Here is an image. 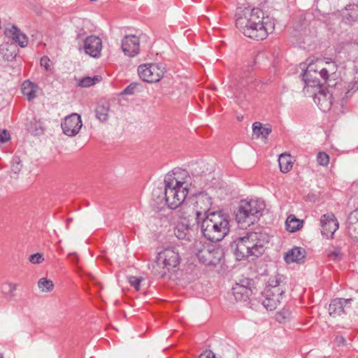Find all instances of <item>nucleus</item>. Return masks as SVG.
Masks as SVG:
<instances>
[{"label":"nucleus","mask_w":358,"mask_h":358,"mask_svg":"<svg viewBox=\"0 0 358 358\" xmlns=\"http://www.w3.org/2000/svg\"><path fill=\"white\" fill-rule=\"evenodd\" d=\"M285 293L282 288H275L274 290H265L264 299L262 300V305L269 311L275 310L280 304V299Z\"/></svg>","instance_id":"obj_14"},{"label":"nucleus","mask_w":358,"mask_h":358,"mask_svg":"<svg viewBox=\"0 0 358 358\" xmlns=\"http://www.w3.org/2000/svg\"><path fill=\"white\" fill-rule=\"evenodd\" d=\"M254 288L253 281L250 279H245L241 283H236L232 288V293L236 301H245L253 293Z\"/></svg>","instance_id":"obj_13"},{"label":"nucleus","mask_w":358,"mask_h":358,"mask_svg":"<svg viewBox=\"0 0 358 358\" xmlns=\"http://www.w3.org/2000/svg\"><path fill=\"white\" fill-rule=\"evenodd\" d=\"M5 35L17 43L22 48L26 47L28 44V38L20 29L14 24H8L4 31Z\"/></svg>","instance_id":"obj_17"},{"label":"nucleus","mask_w":358,"mask_h":358,"mask_svg":"<svg viewBox=\"0 0 358 358\" xmlns=\"http://www.w3.org/2000/svg\"><path fill=\"white\" fill-rule=\"evenodd\" d=\"M292 313L288 308H283L277 313L275 315L276 320L280 323H285L291 317Z\"/></svg>","instance_id":"obj_35"},{"label":"nucleus","mask_w":358,"mask_h":358,"mask_svg":"<svg viewBox=\"0 0 358 358\" xmlns=\"http://www.w3.org/2000/svg\"><path fill=\"white\" fill-rule=\"evenodd\" d=\"M79 49L83 50L85 54L92 57H99L102 50V41L96 36H89L85 38L83 45H80Z\"/></svg>","instance_id":"obj_12"},{"label":"nucleus","mask_w":358,"mask_h":358,"mask_svg":"<svg viewBox=\"0 0 358 358\" xmlns=\"http://www.w3.org/2000/svg\"><path fill=\"white\" fill-rule=\"evenodd\" d=\"M234 96H235V97L236 99V101L238 102H241L242 101L241 97L238 95V93L236 92H234Z\"/></svg>","instance_id":"obj_45"},{"label":"nucleus","mask_w":358,"mask_h":358,"mask_svg":"<svg viewBox=\"0 0 358 358\" xmlns=\"http://www.w3.org/2000/svg\"><path fill=\"white\" fill-rule=\"evenodd\" d=\"M40 89L37 85L29 80H25L22 85V92L24 96L27 97L28 101H31L35 99Z\"/></svg>","instance_id":"obj_22"},{"label":"nucleus","mask_w":358,"mask_h":358,"mask_svg":"<svg viewBox=\"0 0 358 358\" xmlns=\"http://www.w3.org/2000/svg\"><path fill=\"white\" fill-rule=\"evenodd\" d=\"M357 90H358V77H355L353 83L349 84L348 90L347 92V94H349L350 92V91H356Z\"/></svg>","instance_id":"obj_42"},{"label":"nucleus","mask_w":358,"mask_h":358,"mask_svg":"<svg viewBox=\"0 0 358 358\" xmlns=\"http://www.w3.org/2000/svg\"><path fill=\"white\" fill-rule=\"evenodd\" d=\"M305 258V250L300 248H294L289 250L285 256V260L287 264L292 262L299 263Z\"/></svg>","instance_id":"obj_24"},{"label":"nucleus","mask_w":358,"mask_h":358,"mask_svg":"<svg viewBox=\"0 0 358 358\" xmlns=\"http://www.w3.org/2000/svg\"><path fill=\"white\" fill-rule=\"evenodd\" d=\"M38 287L41 292H49L53 289L54 284L52 280L42 278L38 282Z\"/></svg>","instance_id":"obj_32"},{"label":"nucleus","mask_w":358,"mask_h":358,"mask_svg":"<svg viewBox=\"0 0 358 358\" xmlns=\"http://www.w3.org/2000/svg\"><path fill=\"white\" fill-rule=\"evenodd\" d=\"M40 63L41 66L44 67L46 71L50 70L51 62L47 56H43L41 57Z\"/></svg>","instance_id":"obj_39"},{"label":"nucleus","mask_w":358,"mask_h":358,"mask_svg":"<svg viewBox=\"0 0 358 358\" xmlns=\"http://www.w3.org/2000/svg\"><path fill=\"white\" fill-rule=\"evenodd\" d=\"M27 129L34 135L41 134L43 131L41 122L37 121L36 119L30 122L27 125Z\"/></svg>","instance_id":"obj_31"},{"label":"nucleus","mask_w":358,"mask_h":358,"mask_svg":"<svg viewBox=\"0 0 358 358\" xmlns=\"http://www.w3.org/2000/svg\"><path fill=\"white\" fill-rule=\"evenodd\" d=\"M236 26L243 34L255 40H264L274 30V22L265 17L259 8H238L236 13Z\"/></svg>","instance_id":"obj_1"},{"label":"nucleus","mask_w":358,"mask_h":358,"mask_svg":"<svg viewBox=\"0 0 358 358\" xmlns=\"http://www.w3.org/2000/svg\"><path fill=\"white\" fill-rule=\"evenodd\" d=\"M352 301V299L338 298L333 299L329 307V313L333 317H336L345 313V308H348V305Z\"/></svg>","instance_id":"obj_18"},{"label":"nucleus","mask_w":358,"mask_h":358,"mask_svg":"<svg viewBox=\"0 0 358 358\" xmlns=\"http://www.w3.org/2000/svg\"><path fill=\"white\" fill-rule=\"evenodd\" d=\"M268 242V236L257 229L255 231H248L246 235L234 241V254L238 260L250 257H258L265 251V244Z\"/></svg>","instance_id":"obj_3"},{"label":"nucleus","mask_w":358,"mask_h":358,"mask_svg":"<svg viewBox=\"0 0 358 358\" xmlns=\"http://www.w3.org/2000/svg\"><path fill=\"white\" fill-rule=\"evenodd\" d=\"M0 358H3V355L0 354Z\"/></svg>","instance_id":"obj_47"},{"label":"nucleus","mask_w":358,"mask_h":358,"mask_svg":"<svg viewBox=\"0 0 358 358\" xmlns=\"http://www.w3.org/2000/svg\"><path fill=\"white\" fill-rule=\"evenodd\" d=\"M141 278H137L136 276H129L128 281L129 284L133 286L136 290L138 291L141 287Z\"/></svg>","instance_id":"obj_37"},{"label":"nucleus","mask_w":358,"mask_h":358,"mask_svg":"<svg viewBox=\"0 0 358 358\" xmlns=\"http://www.w3.org/2000/svg\"><path fill=\"white\" fill-rule=\"evenodd\" d=\"M336 71L337 65L334 62L318 59L308 64L303 75V80L307 85H319L321 80L327 82Z\"/></svg>","instance_id":"obj_5"},{"label":"nucleus","mask_w":358,"mask_h":358,"mask_svg":"<svg viewBox=\"0 0 358 358\" xmlns=\"http://www.w3.org/2000/svg\"><path fill=\"white\" fill-rule=\"evenodd\" d=\"M110 105L108 102L99 103L96 108V116L101 122H105L108 118Z\"/></svg>","instance_id":"obj_27"},{"label":"nucleus","mask_w":358,"mask_h":358,"mask_svg":"<svg viewBox=\"0 0 358 358\" xmlns=\"http://www.w3.org/2000/svg\"><path fill=\"white\" fill-rule=\"evenodd\" d=\"M317 162L318 164L326 166L329 164V157L324 152H320L317 156Z\"/></svg>","instance_id":"obj_36"},{"label":"nucleus","mask_w":358,"mask_h":358,"mask_svg":"<svg viewBox=\"0 0 358 358\" xmlns=\"http://www.w3.org/2000/svg\"><path fill=\"white\" fill-rule=\"evenodd\" d=\"M229 216L221 212L209 213L202 220L201 231L212 242L222 241L229 232Z\"/></svg>","instance_id":"obj_4"},{"label":"nucleus","mask_w":358,"mask_h":358,"mask_svg":"<svg viewBox=\"0 0 358 358\" xmlns=\"http://www.w3.org/2000/svg\"><path fill=\"white\" fill-rule=\"evenodd\" d=\"M279 166L282 173H288L293 166L292 158L290 155L281 154L278 159Z\"/></svg>","instance_id":"obj_26"},{"label":"nucleus","mask_w":358,"mask_h":358,"mask_svg":"<svg viewBox=\"0 0 358 358\" xmlns=\"http://www.w3.org/2000/svg\"><path fill=\"white\" fill-rule=\"evenodd\" d=\"M61 126L65 135L75 136L79 133L83 126L81 117L77 113H72L64 120Z\"/></svg>","instance_id":"obj_11"},{"label":"nucleus","mask_w":358,"mask_h":358,"mask_svg":"<svg viewBox=\"0 0 358 358\" xmlns=\"http://www.w3.org/2000/svg\"><path fill=\"white\" fill-rule=\"evenodd\" d=\"M8 48H6V50H8V48H13V47L11 45H7Z\"/></svg>","instance_id":"obj_46"},{"label":"nucleus","mask_w":358,"mask_h":358,"mask_svg":"<svg viewBox=\"0 0 358 358\" xmlns=\"http://www.w3.org/2000/svg\"><path fill=\"white\" fill-rule=\"evenodd\" d=\"M322 234L327 238H331L338 229V222L333 213L323 215L320 219Z\"/></svg>","instance_id":"obj_15"},{"label":"nucleus","mask_w":358,"mask_h":358,"mask_svg":"<svg viewBox=\"0 0 358 358\" xmlns=\"http://www.w3.org/2000/svg\"><path fill=\"white\" fill-rule=\"evenodd\" d=\"M139 38L135 35L126 36L122 41V49L124 53L131 57L138 54Z\"/></svg>","instance_id":"obj_16"},{"label":"nucleus","mask_w":358,"mask_h":358,"mask_svg":"<svg viewBox=\"0 0 358 358\" xmlns=\"http://www.w3.org/2000/svg\"><path fill=\"white\" fill-rule=\"evenodd\" d=\"M194 252L199 260L206 265H216L223 257L222 250L210 243H202L196 241L194 245Z\"/></svg>","instance_id":"obj_8"},{"label":"nucleus","mask_w":358,"mask_h":358,"mask_svg":"<svg viewBox=\"0 0 358 358\" xmlns=\"http://www.w3.org/2000/svg\"><path fill=\"white\" fill-rule=\"evenodd\" d=\"M14 160L15 161L17 165L16 166L13 165V171H15V172H17V171H19L21 168V166L20 164V159H19V158H17V159H15Z\"/></svg>","instance_id":"obj_44"},{"label":"nucleus","mask_w":358,"mask_h":358,"mask_svg":"<svg viewBox=\"0 0 358 358\" xmlns=\"http://www.w3.org/2000/svg\"><path fill=\"white\" fill-rule=\"evenodd\" d=\"M327 255L331 260H339L342 258L343 254L340 247L331 245L327 250Z\"/></svg>","instance_id":"obj_30"},{"label":"nucleus","mask_w":358,"mask_h":358,"mask_svg":"<svg viewBox=\"0 0 358 358\" xmlns=\"http://www.w3.org/2000/svg\"><path fill=\"white\" fill-rule=\"evenodd\" d=\"M189 222L182 221L176 224L174 233L176 236L180 240H189Z\"/></svg>","instance_id":"obj_23"},{"label":"nucleus","mask_w":358,"mask_h":358,"mask_svg":"<svg viewBox=\"0 0 358 358\" xmlns=\"http://www.w3.org/2000/svg\"><path fill=\"white\" fill-rule=\"evenodd\" d=\"M138 86L137 83H131L124 90L125 94H133Z\"/></svg>","instance_id":"obj_40"},{"label":"nucleus","mask_w":358,"mask_h":358,"mask_svg":"<svg viewBox=\"0 0 358 358\" xmlns=\"http://www.w3.org/2000/svg\"><path fill=\"white\" fill-rule=\"evenodd\" d=\"M17 287V284L6 281L1 286V292L4 298L10 300L15 296V291Z\"/></svg>","instance_id":"obj_25"},{"label":"nucleus","mask_w":358,"mask_h":358,"mask_svg":"<svg viewBox=\"0 0 358 358\" xmlns=\"http://www.w3.org/2000/svg\"><path fill=\"white\" fill-rule=\"evenodd\" d=\"M285 224L287 231L290 232H295L301 227L302 222L296 218L294 215H290L287 217Z\"/></svg>","instance_id":"obj_29"},{"label":"nucleus","mask_w":358,"mask_h":358,"mask_svg":"<svg viewBox=\"0 0 358 358\" xmlns=\"http://www.w3.org/2000/svg\"><path fill=\"white\" fill-rule=\"evenodd\" d=\"M166 69L159 63L143 64L138 67L139 77L147 83H157L164 76Z\"/></svg>","instance_id":"obj_9"},{"label":"nucleus","mask_w":358,"mask_h":358,"mask_svg":"<svg viewBox=\"0 0 358 358\" xmlns=\"http://www.w3.org/2000/svg\"><path fill=\"white\" fill-rule=\"evenodd\" d=\"M194 208L196 220H203L201 215H207L211 205V198L206 193H200L189 199Z\"/></svg>","instance_id":"obj_10"},{"label":"nucleus","mask_w":358,"mask_h":358,"mask_svg":"<svg viewBox=\"0 0 358 358\" xmlns=\"http://www.w3.org/2000/svg\"><path fill=\"white\" fill-rule=\"evenodd\" d=\"M180 262L181 257L176 248H166L158 252L157 260L152 265V272L159 278H163L168 273L178 271Z\"/></svg>","instance_id":"obj_6"},{"label":"nucleus","mask_w":358,"mask_h":358,"mask_svg":"<svg viewBox=\"0 0 358 358\" xmlns=\"http://www.w3.org/2000/svg\"><path fill=\"white\" fill-rule=\"evenodd\" d=\"M357 43H358V41H357Z\"/></svg>","instance_id":"obj_48"},{"label":"nucleus","mask_w":358,"mask_h":358,"mask_svg":"<svg viewBox=\"0 0 358 358\" xmlns=\"http://www.w3.org/2000/svg\"><path fill=\"white\" fill-rule=\"evenodd\" d=\"M282 276L277 275L273 277H271L268 280V285L265 290H274L275 288H282Z\"/></svg>","instance_id":"obj_33"},{"label":"nucleus","mask_w":358,"mask_h":358,"mask_svg":"<svg viewBox=\"0 0 358 358\" xmlns=\"http://www.w3.org/2000/svg\"><path fill=\"white\" fill-rule=\"evenodd\" d=\"M100 78H101L98 76H94L93 78L85 77L79 81V85L83 87H89L99 83L100 81Z\"/></svg>","instance_id":"obj_34"},{"label":"nucleus","mask_w":358,"mask_h":358,"mask_svg":"<svg viewBox=\"0 0 358 358\" xmlns=\"http://www.w3.org/2000/svg\"><path fill=\"white\" fill-rule=\"evenodd\" d=\"M331 94L324 90H320L314 96V101L319 106L320 109L323 112H327L330 110L332 101Z\"/></svg>","instance_id":"obj_19"},{"label":"nucleus","mask_w":358,"mask_h":358,"mask_svg":"<svg viewBox=\"0 0 358 358\" xmlns=\"http://www.w3.org/2000/svg\"><path fill=\"white\" fill-rule=\"evenodd\" d=\"M29 260L32 264H40L43 262L44 259L43 257V255L41 253H36L34 255H31Z\"/></svg>","instance_id":"obj_38"},{"label":"nucleus","mask_w":358,"mask_h":358,"mask_svg":"<svg viewBox=\"0 0 358 358\" xmlns=\"http://www.w3.org/2000/svg\"><path fill=\"white\" fill-rule=\"evenodd\" d=\"M165 200L170 208L176 209L185 201L192 185V179L187 171L178 169L169 173L164 179Z\"/></svg>","instance_id":"obj_2"},{"label":"nucleus","mask_w":358,"mask_h":358,"mask_svg":"<svg viewBox=\"0 0 358 358\" xmlns=\"http://www.w3.org/2000/svg\"><path fill=\"white\" fill-rule=\"evenodd\" d=\"M253 136L259 138L262 136L263 138H266L267 136L271 133V128L270 127H264L259 122H255L252 124Z\"/></svg>","instance_id":"obj_28"},{"label":"nucleus","mask_w":358,"mask_h":358,"mask_svg":"<svg viewBox=\"0 0 358 358\" xmlns=\"http://www.w3.org/2000/svg\"><path fill=\"white\" fill-rule=\"evenodd\" d=\"M178 215L183 220V221H188L191 217L196 218V213L194 208L189 199L183 201L180 206L177 207Z\"/></svg>","instance_id":"obj_20"},{"label":"nucleus","mask_w":358,"mask_h":358,"mask_svg":"<svg viewBox=\"0 0 358 358\" xmlns=\"http://www.w3.org/2000/svg\"><path fill=\"white\" fill-rule=\"evenodd\" d=\"M3 51H4V48H3L1 49V54L3 55L4 59H6L8 61L12 60L16 55V53L15 52H10L9 54H7V53L4 52Z\"/></svg>","instance_id":"obj_43"},{"label":"nucleus","mask_w":358,"mask_h":358,"mask_svg":"<svg viewBox=\"0 0 358 358\" xmlns=\"http://www.w3.org/2000/svg\"><path fill=\"white\" fill-rule=\"evenodd\" d=\"M347 227L350 236L358 241V209L353 210L349 215Z\"/></svg>","instance_id":"obj_21"},{"label":"nucleus","mask_w":358,"mask_h":358,"mask_svg":"<svg viewBox=\"0 0 358 358\" xmlns=\"http://www.w3.org/2000/svg\"><path fill=\"white\" fill-rule=\"evenodd\" d=\"M10 134L6 130H1L0 131V142L1 143H6L10 139Z\"/></svg>","instance_id":"obj_41"},{"label":"nucleus","mask_w":358,"mask_h":358,"mask_svg":"<svg viewBox=\"0 0 358 358\" xmlns=\"http://www.w3.org/2000/svg\"><path fill=\"white\" fill-rule=\"evenodd\" d=\"M264 207V203L261 200H242L236 214V220L239 226L246 228L257 222Z\"/></svg>","instance_id":"obj_7"}]
</instances>
